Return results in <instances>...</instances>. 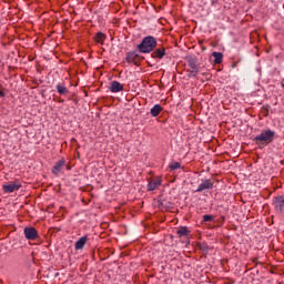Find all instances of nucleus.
<instances>
[{
  "mask_svg": "<svg viewBox=\"0 0 284 284\" xmlns=\"http://www.w3.org/2000/svg\"><path fill=\"white\" fill-rule=\"evenodd\" d=\"M274 136H276V132L272 130H264L260 134H257L253 141L260 150H263L266 145L274 142Z\"/></svg>",
  "mask_w": 284,
  "mask_h": 284,
  "instance_id": "1",
  "label": "nucleus"
},
{
  "mask_svg": "<svg viewBox=\"0 0 284 284\" xmlns=\"http://www.w3.org/2000/svg\"><path fill=\"white\" fill-rule=\"evenodd\" d=\"M159 44L158 40L153 36L144 37L140 44H138V50L142 54H150V52H154L156 50V45Z\"/></svg>",
  "mask_w": 284,
  "mask_h": 284,
  "instance_id": "2",
  "label": "nucleus"
},
{
  "mask_svg": "<svg viewBox=\"0 0 284 284\" xmlns=\"http://www.w3.org/2000/svg\"><path fill=\"white\" fill-rule=\"evenodd\" d=\"M272 205L276 214H280V216H284V196L283 195L273 197Z\"/></svg>",
  "mask_w": 284,
  "mask_h": 284,
  "instance_id": "3",
  "label": "nucleus"
},
{
  "mask_svg": "<svg viewBox=\"0 0 284 284\" xmlns=\"http://www.w3.org/2000/svg\"><path fill=\"white\" fill-rule=\"evenodd\" d=\"M4 194H12V192H19L21 190V182L11 181L2 185Z\"/></svg>",
  "mask_w": 284,
  "mask_h": 284,
  "instance_id": "4",
  "label": "nucleus"
},
{
  "mask_svg": "<svg viewBox=\"0 0 284 284\" xmlns=\"http://www.w3.org/2000/svg\"><path fill=\"white\" fill-rule=\"evenodd\" d=\"M23 234L27 241H37L39 239V231L32 226L24 227Z\"/></svg>",
  "mask_w": 284,
  "mask_h": 284,
  "instance_id": "5",
  "label": "nucleus"
},
{
  "mask_svg": "<svg viewBox=\"0 0 284 284\" xmlns=\"http://www.w3.org/2000/svg\"><path fill=\"white\" fill-rule=\"evenodd\" d=\"M214 187V182L210 179L202 180V182L199 184L195 192H204V190H212Z\"/></svg>",
  "mask_w": 284,
  "mask_h": 284,
  "instance_id": "6",
  "label": "nucleus"
},
{
  "mask_svg": "<svg viewBox=\"0 0 284 284\" xmlns=\"http://www.w3.org/2000/svg\"><path fill=\"white\" fill-rule=\"evenodd\" d=\"M187 77H196L199 74V64H196V60L192 59L189 61V70H187Z\"/></svg>",
  "mask_w": 284,
  "mask_h": 284,
  "instance_id": "7",
  "label": "nucleus"
},
{
  "mask_svg": "<svg viewBox=\"0 0 284 284\" xmlns=\"http://www.w3.org/2000/svg\"><path fill=\"white\" fill-rule=\"evenodd\" d=\"M163 183V180L161 178H154L149 181L148 190L149 192H154L158 187H161V184Z\"/></svg>",
  "mask_w": 284,
  "mask_h": 284,
  "instance_id": "8",
  "label": "nucleus"
},
{
  "mask_svg": "<svg viewBox=\"0 0 284 284\" xmlns=\"http://www.w3.org/2000/svg\"><path fill=\"white\" fill-rule=\"evenodd\" d=\"M55 90L61 97H68V94H70V90H68V87H65L63 82L55 84Z\"/></svg>",
  "mask_w": 284,
  "mask_h": 284,
  "instance_id": "9",
  "label": "nucleus"
},
{
  "mask_svg": "<svg viewBox=\"0 0 284 284\" xmlns=\"http://www.w3.org/2000/svg\"><path fill=\"white\" fill-rule=\"evenodd\" d=\"M64 166H65V159H61L54 164L52 169V174H55L57 176L61 172V170H63Z\"/></svg>",
  "mask_w": 284,
  "mask_h": 284,
  "instance_id": "10",
  "label": "nucleus"
},
{
  "mask_svg": "<svg viewBox=\"0 0 284 284\" xmlns=\"http://www.w3.org/2000/svg\"><path fill=\"white\" fill-rule=\"evenodd\" d=\"M152 59H163V57H165V48H158L155 50H153V52L151 53Z\"/></svg>",
  "mask_w": 284,
  "mask_h": 284,
  "instance_id": "11",
  "label": "nucleus"
},
{
  "mask_svg": "<svg viewBox=\"0 0 284 284\" xmlns=\"http://www.w3.org/2000/svg\"><path fill=\"white\" fill-rule=\"evenodd\" d=\"M109 90L113 93L123 92V84H121L119 81H112Z\"/></svg>",
  "mask_w": 284,
  "mask_h": 284,
  "instance_id": "12",
  "label": "nucleus"
},
{
  "mask_svg": "<svg viewBox=\"0 0 284 284\" xmlns=\"http://www.w3.org/2000/svg\"><path fill=\"white\" fill-rule=\"evenodd\" d=\"M87 243H88V236L84 235L75 242L74 247L75 250H83Z\"/></svg>",
  "mask_w": 284,
  "mask_h": 284,
  "instance_id": "13",
  "label": "nucleus"
},
{
  "mask_svg": "<svg viewBox=\"0 0 284 284\" xmlns=\"http://www.w3.org/2000/svg\"><path fill=\"white\" fill-rule=\"evenodd\" d=\"M136 59H139V54L135 51H131L126 54V63H134V65H136Z\"/></svg>",
  "mask_w": 284,
  "mask_h": 284,
  "instance_id": "14",
  "label": "nucleus"
},
{
  "mask_svg": "<svg viewBox=\"0 0 284 284\" xmlns=\"http://www.w3.org/2000/svg\"><path fill=\"white\" fill-rule=\"evenodd\" d=\"M176 234L179 239H183V236H190V231L187 230V226H180L176 230Z\"/></svg>",
  "mask_w": 284,
  "mask_h": 284,
  "instance_id": "15",
  "label": "nucleus"
},
{
  "mask_svg": "<svg viewBox=\"0 0 284 284\" xmlns=\"http://www.w3.org/2000/svg\"><path fill=\"white\" fill-rule=\"evenodd\" d=\"M163 112V106L161 104H155L151 110L150 114L151 116H159Z\"/></svg>",
  "mask_w": 284,
  "mask_h": 284,
  "instance_id": "16",
  "label": "nucleus"
},
{
  "mask_svg": "<svg viewBox=\"0 0 284 284\" xmlns=\"http://www.w3.org/2000/svg\"><path fill=\"white\" fill-rule=\"evenodd\" d=\"M94 41L103 44V41H105V34L103 32H98L94 37Z\"/></svg>",
  "mask_w": 284,
  "mask_h": 284,
  "instance_id": "17",
  "label": "nucleus"
},
{
  "mask_svg": "<svg viewBox=\"0 0 284 284\" xmlns=\"http://www.w3.org/2000/svg\"><path fill=\"white\" fill-rule=\"evenodd\" d=\"M213 57H214V63H216V64L223 63V53L213 52Z\"/></svg>",
  "mask_w": 284,
  "mask_h": 284,
  "instance_id": "18",
  "label": "nucleus"
},
{
  "mask_svg": "<svg viewBox=\"0 0 284 284\" xmlns=\"http://www.w3.org/2000/svg\"><path fill=\"white\" fill-rule=\"evenodd\" d=\"M170 170L174 171V170H179L181 169V164L179 162H172L170 165H169Z\"/></svg>",
  "mask_w": 284,
  "mask_h": 284,
  "instance_id": "19",
  "label": "nucleus"
},
{
  "mask_svg": "<svg viewBox=\"0 0 284 284\" xmlns=\"http://www.w3.org/2000/svg\"><path fill=\"white\" fill-rule=\"evenodd\" d=\"M203 221L205 223L210 222V221H214V215H203Z\"/></svg>",
  "mask_w": 284,
  "mask_h": 284,
  "instance_id": "20",
  "label": "nucleus"
},
{
  "mask_svg": "<svg viewBox=\"0 0 284 284\" xmlns=\"http://www.w3.org/2000/svg\"><path fill=\"white\" fill-rule=\"evenodd\" d=\"M67 170H72V168H70V166H67Z\"/></svg>",
  "mask_w": 284,
  "mask_h": 284,
  "instance_id": "21",
  "label": "nucleus"
}]
</instances>
